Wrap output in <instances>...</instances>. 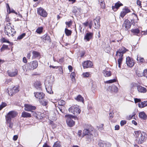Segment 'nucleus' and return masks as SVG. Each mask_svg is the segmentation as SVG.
Wrapping results in <instances>:
<instances>
[{"mask_svg":"<svg viewBox=\"0 0 147 147\" xmlns=\"http://www.w3.org/2000/svg\"><path fill=\"white\" fill-rule=\"evenodd\" d=\"M100 127H99L98 128V129L99 130H101L103 129V124H101L100 125Z\"/></svg>","mask_w":147,"mask_h":147,"instance_id":"69168bd1","label":"nucleus"},{"mask_svg":"<svg viewBox=\"0 0 147 147\" xmlns=\"http://www.w3.org/2000/svg\"><path fill=\"white\" fill-rule=\"evenodd\" d=\"M37 13L43 17H46L47 15V13L46 11L41 7H40L38 9Z\"/></svg>","mask_w":147,"mask_h":147,"instance_id":"9b49d317","label":"nucleus"},{"mask_svg":"<svg viewBox=\"0 0 147 147\" xmlns=\"http://www.w3.org/2000/svg\"><path fill=\"white\" fill-rule=\"evenodd\" d=\"M84 130L83 134L87 139L86 140L89 142L91 141L92 137L91 131H93V127L87 124H85L84 126Z\"/></svg>","mask_w":147,"mask_h":147,"instance_id":"f257e3e1","label":"nucleus"},{"mask_svg":"<svg viewBox=\"0 0 147 147\" xmlns=\"http://www.w3.org/2000/svg\"><path fill=\"white\" fill-rule=\"evenodd\" d=\"M75 99L78 101L83 102L84 101L83 98L80 95H78L76 98H75Z\"/></svg>","mask_w":147,"mask_h":147,"instance_id":"c85d7f7f","label":"nucleus"},{"mask_svg":"<svg viewBox=\"0 0 147 147\" xmlns=\"http://www.w3.org/2000/svg\"><path fill=\"white\" fill-rule=\"evenodd\" d=\"M99 147H105L106 144L105 142L102 141H100L98 144Z\"/></svg>","mask_w":147,"mask_h":147,"instance_id":"72a5a7b5","label":"nucleus"},{"mask_svg":"<svg viewBox=\"0 0 147 147\" xmlns=\"http://www.w3.org/2000/svg\"><path fill=\"white\" fill-rule=\"evenodd\" d=\"M43 147H50L47 143H45L43 145Z\"/></svg>","mask_w":147,"mask_h":147,"instance_id":"774afa93","label":"nucleus"},{"mask_svg":"<svg viewBox=\"0 0 147 147\" xmlns=\"http://www.w3.org/2000/svg\"><path fill=\"white\" fill-rule=\"evenodd\" d=\"M116 80L115 79H113V80H110L108 81H107L106 82L107 83H111L114 82H115Z\"/></svg>","mask_w":147,"mask_h":147,"instance_id":"8fccbe9b","label":"nucleus"},{"mask_svg":"<svg viewBox=\"0 0 147 147\" xmlns=\"http://www.w3.org/2000/svg\"><path fill=\"white\" fill-rule=\"evenodd\" d=\"M7 104L5 103L2 102V104L0 105V110H1L3 107H5Z\"/></svg>","mask_w":147,"mask_h":147,"instance_id":"de8ad7c7","label":"nucleus"},{"mask_svg":"<svg viewBox=\"0 0 147 147\" xmlns=\"http://www.w3.org/2000/svg\"><path fill=\"white\" fill-rule=\"evenodd\" d=\"M44 37L43 38V41L46 42L47 41L49 40L50 39V37L47 34L44 35Z\"/></svg>","mask_w":147,"mask_h":147,"instance_id":"4c0bfd02","label":"nucleus"},{"mask_svg":"<svg viewBox=\"0 0 147 147\" xmlns=\"http://www.w3.org/2000/svg\"><path fill=\"white\" fill-rule=\"evenodd\" d=\"M7 123H9V127L10 128H12V127H13V123H12L11 122V121H10L9 122H7Z\"/></svg>","mask_w":147,"mask_h":147,"instance_id":"5fc2aeb1","label":"nucleus"},{"mask_svg":"<svg viewBox=\"0 0 147 147\" xmlns=\"http://www.w3.org/2000/svg\"><path fill=\"white\" fill-rule=\"evenodd\" d=\"M38 65V62L36 61H34L27 64V69L28 70H33L36 68Z\"/></svg>","mask_w":147,"mask_h":147,"instance_id":"6e6552de","label":"nucleus"},{"mask_svg":"<svg viewBox=\"0 0 147 147\" xmlns=\"http://www.w3.org/2000/svg\"><path fill=\"white\" fill-rule=\"evenodd\" d=\"M24 110L27 111H32L36 109V107L32 106L31 105L25 104L24 105Z\"/></svg>","mask_w":147,"mask_h":147,"instance_id":"ddd939ff","label":"nucleus"},{"mask_svg":"<svg viewBox=\"0 0 147 147\" xmlns=\"http://www.w3.org/2000/svg\"><path fill=\"white\" fill-rule=\"evenodd\" d=\"M8 48V47L7 45H3L1 48V51H2L5 49H7Z\"/></svg>","mask_w":147,"mask_h":147,"instance_id":"ea45409f","label":"nucleus"},{"mask_svg":"<svg viewBox=\"0 0 147 147\" xmlns=\"http://www.w3.org/2000/svg\"><path fill=\"white\" fill-rule=\"evenodd\" d=\"M138 60H139L141 62H143L144 61V59L141 57H138L137 58Z\"/></svg>","mask_w":147,"mask_h":147,"instance_id":"4d7b16f0","label":"nucleus"},{"mask_svg":"<svg viewBox=\"0 0 147 147\" xmlns=\"http://www.w3.org/2000/svg\"><path fill=\"white\" fill-rule=\"evenodd\" d=\"M65 34L67 36H69L71 35V31L66 28L65 30Z\"/></svg>","mask_w":147,"mask_h":147,"instance_id":"c9c22d12","label":"nucleus"},{"mask_svg":"<svg viewBox=\"0 0 147 147\" xmlns=\"http://www.w3.org/2000/svg\"><path fill=\"white\" fill-rule=\"evenodd\" d=\"M53 147H61V146L58 142H56L54 143Z\"/></svg>","mask_w":147,"mask_h":147,"instance_id":"09e8293b","label":"nucleus"},{"mask_svg":"<svg viewBox=\"0 0 147 147\" xmlns=\"http://www.w3.org/2000/svg\"><path fill=\"white\" fill-rule=\"evenodd\" d=\"M115 130H118L119 129V126L118 125H116L115 126Z\"/></svg>","mask_w":147,"mask_h":147,"instance_id":"e2e57ef3","label":"nucleus"},{"mask_svg":"<svg viewBox=\"0 0 147 147\" xmlns=\"http://www.w3.org/2000/svg\"><path fill=\"white\" fill-rule=\"evenodd\" d=\"M21 116L24 118H28L31 117V115L30 113L24 111L22 112Z\"/></svg>","mask_w":147,"mask_h":147,"instance_id":"a878e982","label":"nucleus"},{"mask_svg":"<svg viewBox=\"0 0 147 147\" xmlns=\"http://www.w3.org/2000/svg\"><path fill=\"white\" fill-rule=\"evenodd\" d=\"M123 5V4L119 1H118L115 3L114 6H112V9L114 11H116L121 6Z\"/></svg>","mask_w":147,"mask_h":147,"instance_id":"412c9836","label":"nucleus"},{"mask_svg":"<svg viewBox=\"0 0 147 147\" xmlns=\"http://www.w3.org/2000/svg\"><path fill=\"white\" fill-rule=\"evenodd\" d=\"M100 18L99 16H97L94 20V28L96 29H98L100 26Z\"/></svg>","mask_w":147,"mask_h":147,"instance_id":"4468645a","label":"nucleus"},{"mask_svg":"<svg viewBox=\"0 0 147 147\" xmlns=\"http://www.w3.org/2000/svg\"><path fill=\"white\" fill-rule=\"evenodd\" d=\"M98 1L100 3V5L102 8H105V4L104 0H98Z\"/></svg>","mask_w":147,"mask_h":147,"instance_id":"e433bc0d","label":"nucleus"},{"mask_svg":"<svg viewBox=\"0 0 147 147\" xmlns=\"http://www.w3.org/2000/svg\"><path fill=\"white\" fill-rule=\"evenodd\" d=\"M18 114L17 112L14 111H9L5 116L6 122H9L11 121V118H14L16 117Z\"/></svg>","mask_w":147,"mask_h":147,"instance_id":"39448f33","label":"nucleus"},{"mask_svg":"<svg viewBox=\"0 0 147 147\" xmlns=\"http://www.w3.org/2000/svg\"><path fill=\"white\" fill-rule=\"evenodd\" d=\"M65 117L67 118L66 123L68 126L70 127H71L75 125V122L71 119L74 118L75 119L76 118H77L76 117H74L70 115H65Z\"/></svg>","mask_w":147,"mask_h":147,"instance_id":"20e7f679","label":"nucleus"},{"mask_svg":"<svg viewBox=\"0 0 147 147\" xmlns=\"http://www.w3.org/2000/svg\"><path fill=\"white\" fill-rule=\"evenodd\" d=\"M57 107L62 113L64 112L65 107L64 105H58Z\"/></svg>","mask_w":147,"mask_h":147,"instance_id":"473e14b6","label":"nucleus"},{"mask_svg":"<svg viewBox=\"0 0 147 147\" xmlns=\"http://www.w3.org/2000/svg\"><path fill=\"white\" fill-rule=\"evenodd\" d=\"M65 104V102L63 100H61L58 102V105H64Z\"/></svg>","mask_w":147,"mask_h":147,"instance_id":"a19ab883","label":"nucleus"},{"mask_svg":"<svg viewBox=\"0 0 147 147\" xmlns=\"http://www.w3.org/2000/svg\"><path fill=\"white\" fill-rule=\"evenodd\" d=\"M134 101L136 103L139 102L141 101V99H140L135 98H134Z\"/></svg>","mask_w":147,"mask_h":147,"instance_id":"13d9d810","label":"nucleus"},{"mask_svg":"<svg viewBox=\"0 0 147 147\" xmlns=\"http://www.w3.org/2000/svg\"><path fill=\"white\" fill-rule=\"evenodd\" d=\"M41 85V84L39 82L37 81L34 83V86L37 89L40 88Z\"/></svg>","mask_w":147,"mask_h":147,"instance_id":"f704fd0d","label":"nucleus"},{"mask_svg":"<svg viewBox=\"0 0 147 147\" xmlns=\"http://www.w3.org/2000/svg\"><path fill=\"white\" fill-rule=\"evenodd\" d=\"M70 77L71 78L72 80H75V73L74 72L71 73L70 74Z\"/></svg>","mask_w":147,"mask_h":147,"instance_id":"c03bdc74","label":"nucleus"},{"mask_svg":"<svg viewBox=\"0 0 147 147\" xmlns=\"http://www.w3.org/2000/svg\"><path fill=\"white\" fill-rule=\"evenodd\" d=\"M34 96L36 98L39 99V100L43 99L45 97V94L41 92H34Z\"/></svg>","mask_w":147,"mask_h":147,"instance_id":"a211bd4d","label":"nucleus"},{"mask_svg":"<svg viewBox=\"0 0 147 147\" xmlns=\"http://www.w3.org/2000/svg\"><path fill=\"white\" fill-rule=\"evenodd\" d=\"M42 99L39 100L40 103L44 106H46L48 103L47 101L46 100H43Z\"/></svg>","mask_w":147,"mask_h":147,"instance_id":"7c9ffc66","label":"nucleus"},{"mask_svg":"<svg viewBox=\"0 0 147 147\" xmlns=\"http://www.w3.org/2000/svg\"><path fill=\"white\" fill-rule=\"evenodd\" d=\"M137 4L140 7V8L142 7L141 2L139 0H138L137 1Z\"/></svg>","mask_w":147,"mask_h":147,"instance_id":"6e6d98bb","label":"nucleus"},{"mask_svg":"<svg viewBox=\"0 0 147 147\" xmlns=\"http://www.w3.org/2000/svg\"><path fill=\"white\" fill-rule=\"evenodd\" d=\"M105 144L106 147H110L111 146V144L109 142H107L106 143H105Z\"/></svg>","mask_w":147,"mask_h":147,"instance_id":"052dcab7","label":"nucleus"},{"mask_svg":"<svg viewBox=\"0 0 147 147\" xmlns=\"http://www.w3.org/2000/svg\"><path fill=\"white\" fill-rule=\"evenodd\" d=\"M128 50L125 47H122L116 52V56L119 59L118 60V63L119 67H121L123 59V54L126 51H128Z\"/></svg>","mask_w":147,"mask_h":147,"instance_id":"f03ea898","label":"nucleus"},{"mask_svg":"<svg viewBox=\"0 0 147 147\" xmlns=\"http://www.w3.org/2000/svg\"><path fill=\"white\" fill-rule=\"evenodd\" d=\"M131 25V24L129 21L128 20H125L122 26L125 30H127L130 28Z\"/></svg>","mask_w":147,"mask_h":147,"instance_id":"2eb2a0df","label":"nucleus"},{"mask_svg":"<svg viewBox=\"0 0 147 147\" xmlns=\"http://www.w3.org/2000/svg\"><path fill=\"white\" fill-rule=\"evenodd\" d=\"M72 12L76 15H79L80 12V9L77 8L76 7H74L73 9Z\"/></svg>","mask_w":147,"mask_h":147,"instance_id":"5701e85b","label":"nucleus"},{"mask_svg":"<svg viewBox=\"0 0 147 147\" xmlns=\"http://www.w3.org/2000/svg\"><path fill=\"white\" fill-rule=\"evenodd\" d=\"M88 24L89 22L88 21H87L86 22L84 23H83V25H84V26L85 27L87 26L88 25Z\"/></svg>","mask_w":147,"mask_h":147,"instance_id":"680f3d73","label":"nucleus"},{"mask_svg":"<svg viewBox=\"0 0 147 147\" xmlns=\"http://www.w3.org/2000/svg\"><path fill=\"white\" fill-rule=\"evenodd\" d=\"M112 90L115 92H117L118 91V88L115 85L113 86L111 88Z\"/></svg>","mask_w":147,"mask_h":147,"instance_id":"58836bf2","label":"nucleus"},{"mask_svg":"<svg viewBox=\"0 0 147 147\" xmlns=\"http://www.w3.org/2000/svg\"><path fill=\"white\" fill-rule=\"evenodd\" d=\"M137 89L138 92H140L145 93L147 91L146 89L141 86H138Z\"/></svg>","mask_w":147,"mask_h":147,"instance_id":"4be33fe9","label":"nucleus"},{"mask_svg":"<svg viewBox=\"0 0 147 147\" xmlns=\"http://www.w3.org/2000/svg\"><path fill=\"white\" fill-rule=\"evenodd\" d=\"M43 28L42 27H39L36 30V32L38 34H40L42 32Z\"/></svg>","mask_w":147,"mask_h":147,"instance_id":"2f4dec72","label":"nucleus"},{"mask_svg":"<svg viewBox=\"0 0 147 147\" xmlns=\"http://www.w3.org/2000/svg\"><path fill=\"white\" fill-rule=\"evenodd\" d=\"M1 41L3 42H7L8 43H9L10 42L9 41L6 39L4 38H3L1 39Z\"/></svg>","mask_w":147,"mask_h":147,"instance_id":"49530a36","label":"nucleus"},{"mask_svg":"<svg viewBox=\"0 0 147 147\" xmlns=\"http://www.w3.org/2000/svg\"><path fill=\"white\" fill-rule=\"evenodd\" d=\"M72 23V21L71 20H70L68 22H65V24L67 26H68V27H69L71 26Z\"/></svg>","mask_w":147,"mask_h":147,"instance_id":"a18cd8bd","label":"nucleus"},{"mask_svg":"<svg viewBox=\"0 0 147 147\" xmlns=\"http://www.w3.org/2000/svg\"><path fill=\"white\" fill-rule=\"evenodd\" d=\"M18 138V136L17 135H14L13 138V140L14 141L16 140Z\"/></svg>","mask_w":147,"mask_h":147,"instance_id":"bf43d9fd","label":"nucleus"},{"mask_svg":"<svg viewBox=\"0 0 147 147\" xmlns=\"http://www.w3.org/2000/svg\"><path fill=\"white\" fill-rule=\"evenodd\" d=\"M7 73L8 75L10 77H14L17 75L18 73V70L15 69L12 71H8Z\"/></svg>","mask_w":147,"mask_h":147,"instance_id":"aec40b11","label":"nucleus"},{"mask_svg":"<svg viewBox=\"0 0 147 147\" xmlns=\"http://www.w3.org/2000/svg\"><path fill=\"white\" fill-rule=\"evenodd\" d=\"M32 58H39L40 57V54L38 52L33 51L32 52Z\"/></svg>","mask_w":147,"mask_h":147,"instance_id":"b1692460","label":"nucleus"},{"mask_svg":"<svg viewBox=\"0 0 147 147\" xmlns=\"http://www.w3.org/2000/svg\"><path fill=\"white\" fill-rule=\"evenodd\" d=\"M138 106L140 108H142L147 106V101L142 102L141 103H139L138 104Z\"/></svg>","mask_w":147,"mask_h":147,"instance_id":"bb28decb","label":"nucleus"},{"mask_svg":"<svg viewBox=\"0 0 147 147\" xmlns=\"http://www.w3.org/2000/svg\"><path fill=\"white\" fill-rule=\"evenodd\" d=\"M143 75L147 78V69L144 70L143 71Z\"/></svg>","mask_w":147,"mask_h":147,"instance_id":"864d4df0","label":"nucleus"},{"mask_svg":"<svg viewBox=\"0 0 147 147\" xmlns=\"http://www.w3.org/2000/svg\"><path fill=\"white\" fill-rule=\"evenodd\" d=\"M83 76L84 77H88L90 76V74L89 72H86L83 74Z\"/></svg>","mask_w":147,"mask_h":147,"instance_id":"603ef678","label":"nucleus"},{"mask_svg":"<svg viewBox=\"0 0 147 147\" xmlns=\"http://www.w3.org/2000/svg\"><path fill=\"white\" fill-rule=\"evenodd\" d=\"M126 63L128 66L132 67L134 66L135 62L132 58L128 57L126 58Z\"/></svg>","mask_w":147,"mask_h":147,"instance_id":"f8f14e48","label":"nucleus"},{"mask_svg":"<svg viewBox=\"0 0 147 147\" xmlns=\"http://www.w3.org/2000/svg\"><path fill=\"white\" fill-rule=\"evenodd\" d=\"M82 64L84 69L91 67L93 65L92 63L90 61H85Z\"/></svg>","mask_w":147,"mask_h":147,"instance_id":"6ab92c4d","label":"nucleus"},{"mask_svg":"<svg viewBox=\"0 0 147 147\" xmlns=\"http://www.w3.org/2000/svg\"><path fill=\"white\" fill-rule=\"evenodd\" d=\"M19 91L18 87V86H14L9 88L7 91L9 95L12 96L15 93L18 92Z\"/></svg>","mask_w":147,"mask_h":147,"instance_id":"9d476101","label":"nucleus"},{"mask_svg":"<svg viewBox=\"0 0 147 147\" xmlns=\"http://www.w3.org/2000/svg\"><path fill=\"white\" fill-rule=\"evenodd\" d=\"M5 33L9 36H13L15 34V30L12 28L11 24L10 23H8L6 24L5 27Z\"/></svg>","mask_w":147,"mask_h":147,"instance_id":"7ed1b4c3","label":"nucleus"},{"mask_svg":"<svg viewBox=\"0 0 147 147\" xmlns=\"http://www.w3.org/2000/svg\"><path fill=\"white\" fill-rule=\"evenodd\" d=\"M139 116L141 119L145 120L147 118V115L144 112H141L139 113Z\"/></svg>","mask_w":147,"mask_h":147,"instance_id":"393cba45","label":"nucleus"},{"mask_svg":"<svg viewBox=\"0 0 147 147\" xmlns=\"http://www.w3.org/2000/svg\"><path fill=\"white\" fill-rule=\"evenodd\" d=\"M126 121L125 120H122L120 122L121 126H123L126 123Z\"/></svg>","mask_w":147,"mask_h":147,"instance_id":"3c124183","label":"nucleus"},{"mask_svg":"<svg viewBox=\"0 0 147 147\" xmlns=\"http://www.w3.org/2000/svg\"><path fill=\"white\" fill-rule=\"evenodd\" d=\"M69 111L70 112L73 113L75 115L79 114L81 112L79 106L77 105L71 106L69 109Z\"/></svg>","mask_w":147,"mask_h":147,"instance_id":"423d86ee","label":"nucleus"},{"mask_svg":"<svg viewBox=\"0 0 147 147\" xmlns=\"http://www.w3.org/2000/svg\"><path fill=\"white\" fill-rule=\"evenodd\" d=\"M32 115L35 117L36 118L38 119L39 118V115H38L35 112L32 111Z\"/></svg>","mask_w":147,"mask_h":147,"instance_id":"37998d69","label":"nucleus"},{"mask_svg":"<svg viewBox=\"0 0 147 147\" xmlns=\"http://www.w3.org/2000/svg\"><path fill=\"white\" fill-rule=\"evenodd\" d=\"M85 54V52L84 51H82L81 53L80 56L81 57H82Z\"/></svg>","mask_w":147,"mask_h":147,"instance_id":"338daca9","label":"nucleus"},{"mask_svg":"<svg viewBox=\"0 0 147 147\" xmlns=\"http://www.w3.org/2000/svg\"><path fill=\"white\" fill-rule=\"evenodd\" d=\"M93 33L92 32H88L85 34L84 39L86 40V41H89L90 39L92 38Z\"/></svg>","mask_w":147,"mask_h":147,"instance_id":"f3484780","label":"nucleus"},{"mask_svg":"<svg viewBox=\"0 0 147 147\" xmlns=\"http://www.w3.org/2000/svg\"><path fill=\"white\" fill-rule=\"evenodd\" d=\"M103 73L104 75L106 77L110 76L111 74L110 71H107L105 70H103Z\"/></svg>","mask_w":147,"mask_h":147,"instance_id":"cd10ccee","label":"nucleus"},{"mask_svg":"<svg viewBox=\"0 0 147 147\" xmlns=\"http://www.w3.org/2000/svg\"><path fill=\"white\" fill-rule=\"evenodd\" d=\"M131 31L134 35H137L140 32L138 28L132 29L131 30Z\"/></svg>","mask_w":147,"mask_h":147,"instance_id":"c756f323","label":"nucleus"},{"mask_svg":"<svg viewBox=\"0 0 147 147\" xmlns=\"http://www.w3.org/2000/svg\"><path fill=\"white\" fill-rule=\"evenodd\" d=\"M26 35L25 33H23L18 36L17 39L21 40Z\"/></svg>","mask_w":147,"mask_h":147,"instance_id":"79ce46f5","label":"nucleus"},{"mask_svg":"<svg viewBox=\"0 0 147 147\" xmlns=\"http://www.w3.org/2000/svg\"><path fill=\"white\" fill-rule=\"evenodd\" d=\"M131 11L130 10L126 7H125L124 8L122 9V11H121L120 16L122 18H123L126 14Z\"/></svg>","mask_w":147,"mask_h":147,"instance_id":"dca6fc26","label":"nucleus"},{"mask_svg":"<svg viewBox=\"0 0 147 147\" xmlns=\"http://www.w3.org/2000/svg\"><path fill=\"white\" fill-rule=\"evenodd\" d=\"M136 136L137 137V140L139 144H141L143 141L144 137L143 136L141 132L140 131H134Z\"/></svg>","mask_w":147,"mask_h":147,"instance_id":"0eeeda50","label":"nucleus"},{"mask_svg":"<svg viewBox=\"0 0 147 147\" xmlns=\"http://www.w3.org/2000/svg\"><path fill=\"white\" fill-rule=\"evenodd\" d=\"M46 89L47 92L50 94H52L53 92L52 91V84L51 83L49 82L46 81L45 83Z\"/></svg>","mask_w":147,"mask_h":147,"instance_id":"1a4fd4ad","label":"nucleus"},{"mask_svg":"<svg viewBox=\"0 0 147 147\" xmlns=\"http://www.w3.org/2000/svg\"><path fill=\"white\" fill-rule=\"evenodd\" d=\"M23 61L24 63H26L27 62V60L25 57H24L23 58Z\"/></svg>","mask_w":147,"mask_h":147,"instance_id":"0e129e2a","label":"nucleus"}]
</instances>
